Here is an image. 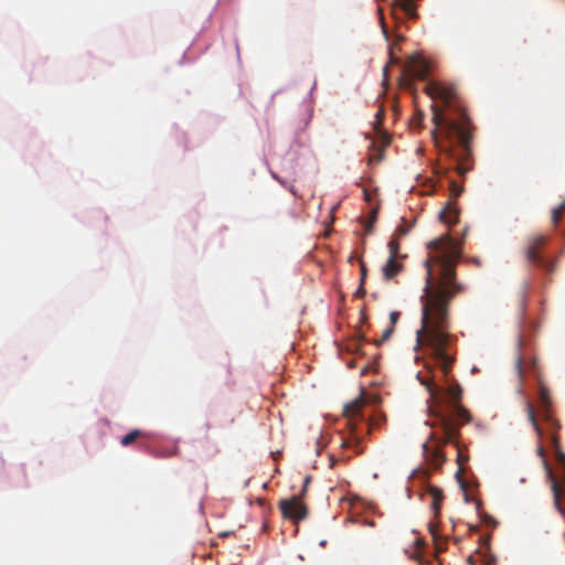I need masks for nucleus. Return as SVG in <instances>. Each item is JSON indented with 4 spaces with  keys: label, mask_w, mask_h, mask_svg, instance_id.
I'll return each instance as SVG.
<instances>
[{
    "label": "nucleus",
    "mask_w": 565,
    "mask_h": 565,
    "mask_svg": "<svg viewBox=\"0 0 565 565\" xmlns=\"http://www.w3.org/2000/svg\"><path fill=\"white\" fill-rule=\"evenodd\" d=\"M232 532H227V531H224V532H221V536L222 537H227Z\"/></svg>",
    "instance_id": "nucleus-35"
},
{
    "label": "nucleus",
    "mask_w": 565,
    "mask_h": 565,
    "mask_svg": "<svg viewBox=\"0 0 565 565\" xmlns=\"http://www.w3.org/2000/svg\"><path fill=\"white\" fill-rule=\"evenodd\" d=\"M319 545L320 546H324L326 545V541L324 540L320 541Z\"/></svg>",
    "instance_id": "nucleus-37"
},
{
    "label": "nucleus",
    "mask_w": 565,
    "mask_h": 565,
    "mask_svg": "<svg viewBox=\"0 0 565 565\" xmlns=\"http://www.w3.org/2000/svg\"><path fill=\"white\" fill-rule=\"evenodd\" d=\"M403 270V264L397 257H388L382 267L384 279L390 280L396 277Z\"/></svg>",
    "instance_id": "nucleus-12"
},
{
    "label": "nucleus",
    "mask_w": 565,
    "mask_h": 565,
    "mask_svg": "<svg viewBox=\"0 0 565 565\" xmlns=\"http://www.w3.org/2000/svg\"><path fill=\"white\" fill-rule=\"evenodd\" d=\"M439 533H440V532H436V531L430 532V534H431V541H433L434 543H436V542H437V539H438V534H439Z\"/></svg>",
    "instance_id": "nucleus-33"
},
{
    "label": "nucleus",
    "mask_w": 565,
    "mask_h": 565,
    "mask_svg": "<svg viewBox=\"0 0 565 565\" xmlns=\"http://www.w3.org/2000/svg\"><path fill=\"white\" fill-rule=\"evenodd\" d=\"M444 441V433H431L430 440L423 445V456L426 462L434 469L440 468L446 461V457L441 451V446L446 445Z\"/></svg>",
    "instance_id": "nucleus-6"
},
{
    "label": "nucleus",
    "mask_w": 565,
    "mask_h": 565,
    "mask_svg": "<svg viewBox=\"0 0 565 565\" xmlns=\"http://www.w3.org/2000/svg\"><path fill=\"white\" fill-rule=\"evenodd\" d=\"M525 411H526L527 418H529L533 429L535 430L537 437L543 438L544 436H546L551 440L552 447L554 449L555 458H556V461L559 467V478H557L553 473L548 462L546 461L545 449L542 445H539V447H537V455L542 458L544 468L546 470V475L551 481V488H552L553 497H554V504L557 508V510L562 514H564L565 508L562 504V499H565V452H563V450L561 449L559 438L557 435V431L559 429L554 430V429L550 428L548 426L541 425L539 423L536 414H535V407L530 401L525 402Z\"/></svg>",
    "instance_id": "nucleus-3"
},
{
    "label": "nucleus",
    "mask_w": 565,
    "mask_h": 565,
    "mask_svg": "<svg viewBox=\"0 0 565 565\" xmlns=\"http://www.w3.org/2000/svg\"><path fill=\"white\" fill-rule=\"evenodd\" d=\"M470 419V413L460 404L451 405V411L448 414H439V428L444 433V441L455 443L460 425L469 423Z\"/></svg>",
    "instance_id": "nucleus-5"
},
{
    "label": "nucleus",
    "mask_w": 565,
    "mask_h": 565,
    "mask_svg": "<svg viewBox=\"0 0 565 565\" xmlns=\"http://www.w3.org/2000/svg\"><path fill=\"white\" fill-rule=\"evenodd\" d=\"M564 211H565V200L552 211V222L554 225H557L559 223Z\"/></svg>",
    "instance_id": "nucleus-20"
},
{
    "label": "nucleus",
    "mask_w": 565,
    "mask_h": 565,
    "mask_svg": "<svg viewBox=\"0 0 565 565\" xmlns=\"http://www.w3.org/2000/svg\"><path fill=\"white\" fill-rule=\"evenodd\" d=\"M423 384H425L427 386L431 396L436 397L439 394L440 388L433 381H427V382L423 381Z\"/></svg>",
    "instance_id": "nucleus-26"
},
{
    "label": "nucleus",
    "mask_w": 565,
    "mask_h": 565,
    "mask_svg": "<svg viewBox=\"0 0 565 565\" xmlns=\"http://www.w3.org/2000/svg\"><path fill=\"white\" fill-rule=\"evenodd\" d=\"M396 232L399 236H405L409 232V226L402 223L398 225Z\"/></svg>",
    "instance_id": "nucleus-29"
},
{
    "label": "nucleus",
    "mask_w": 565,
    "mask_h": 565,
    "mask_svg": "<svg viewBox=\"0 0 565 565\" xmlns=\"http://www.w3.org/2000/svg\"><path fill=\"white\" fill-rule=\"evenodd\" d=\"M536 265H540L541 267H543L546 273H552L555 267V263L553 260H548V259H544V258H541V262L537 263Z\"/></svg>",
    "instance_id": "nucleus-25"
},
{
    "label": "nucleus",
    "mask_w": 565,
    "mask_h": 565,
    "mask_svg": "<svg viewBox=\"0 0 565 565\" xmlns=\"http://www.w3.org/2000/svg\"><path fill=\"white\" fill-rule=\"evenodd\" d=\"M341 447L342 448H358L359 447V440L356 438H348V439H342L341 441Z\"/></svg>",
    "instance_id": "nucleus-27"
},
{
    "label": "nucleus",
    "mask_w": 565,
    "mask_h": 565,
    "mask_svg": "<svg viewBox=\"0 0 565 565\" xmlns=\"http://www.w3.org/2000/svg\"><path fill=\"white\" fill-rule=\"evenodd\" d=\"M360 268H361L360 282L364 284L365 279H366V276H367V268H366V266H365L363 260H360Z\"/></svg>",
    "instance_id": "nucleus-28"
},
{
    "label": "nucleus",
    "mask_w": 565,
    "mask_h": 565,
    "mask_svg": "<svg viewBox=\"0 0 565 565\" xmlns=\"http://www.w3.org/2000/svg\"><path fill=\"white\" fill-rule=\"evenodd\" d=\"M393 332H394L393 326H390L388 328H386L383 331V334H382L381 339L374 341L375 345L380 347L382 343L387 341L391 338V335L393 334Z\"/></svg>",
    "instance_id": "nucleus-24"
},
{
    "label": "nucleus",
    "mask_w": 565,
    "mask_h": 565,
    "mask_svg": "<svg viewBox=\"0 0 565 565\" xmlns=\"http://www.w3.org/2000/svg\"><path fill=\"white\" fill-rule=\"evenodd\" d=\"M427 495L430 499V509L434 512V514L437 515L440 510L441 501L444 499L443 491L437 487H429Z\"/></svg>",
    "instance_id": "nucleus-13"
},
{
    "label": "nucleus",
    "mask_w": 565,
    "mask_h": 565,
    "mask_svg": "<svg viewBox=\"0 0 565 565\" xmlns=\"http://www.w3.org/2000/svg\"><path fill=\"white\" fill-rule=\"evenodd\" d=\"M395 3L408 15V18L414 19L417 17L414 0H395Z\"/></svg>",
    "instance_id": "nucleus-16"
},
{
    "label": "nucleus",
    "mask_w": 565,
    "mask_h": 565,
    "mask_svg": "<svg viewBox=\"0 0 565 565\" xmlns=\"http://www.w3.org/2000/svg\"><path fill=\"white\" fill-rule=\"evenodd\" d=\"M398 319H399V312L398 311H392L390 313V321H391V326H393V328L395 327V324L398 321Z\"/></svg>",
    "instance_id": "nucleus-30"
},
{
    "label": "nucleus",
    "mask_w": 565,
    "mask_h": 565,
    "mask_svg": "<svg viewBox=\"0 0 565 565\" xmlns=\"http://www.w3.org/2000/svg\"><path fill=\"white\" fill-rule=\"evenodd\" d=\"M469 530L476 531V530H478V527L477 526H471Z\"/></svg>",
    "instance_id": "nucleus-38"
},
{
    "label": "nucleus",
    "mask_w": 565,
    "mask_h": 565,
    "mask_svg": "<svg viewBox=\"0 0 565 565\" xmlns=\"http://www.w3.org/2000/svg\"><path fill=\"white\" fill-rule=\"evenodd\" d=\"M363 285H364V284L360 282V286H359V288H358V289H356V291H355V296H356V297H360V298L364 297V295H365V289H364Z\"/></svg>",
    "instance_id": "nucleus-31"
},
{
    "label": "nucleus",
    "mask_w": 565,
    "mask_h": 565,
    "mask_svg": "<svg viewBox=\"0 0 565 565\" xmlns=\"http://www.w3.org/2000/svg\"><path fill=\"white\" fill-rule=\"evenodd\" d=\"M404 553L413 559L423 561L430 553L429 544L422 537L416 536L413 543L404 548Z\"/></svg>",
    "instance_id": "nucleus-10"
},
{
    "label": "nucleus",
    "mask_w": 565,
    "mask_h": 565,
    "mask_svg": "<svg viewBox=\"0 0 565 565\" xmlns=\"http://www.w3.org/2000/svg\"><path fill=\"white\" fill-rule=\"evenodd\" d=\"M428 530L429 531L437 530V525H435L434 523L429 522Z\"/></svg>",
    "instance_id": "nucleus-34"
},
{
    "label": "nucleus",
    "mask_w": 565,
    "mask_h": 565,
    "mask_svg": "<svg viewBox=\"0 0 565 565\" xmlns=\"http://www.w3.org/2000/svg\"><path fill=\"white\" fill-rule=\"evenodd\" d=\"M290 192H291V193H294V194H296V192H295L294 188H290Z\"/></svg>",
    "instance_id": "nucleus-39"
},
{
    "label": "nucleus",
    "mask_w": 565,
    "mask_h": 565,
    "mask_svg": "<svg viewBox=\"0 0 565 565\" xmlns=\"http://www.w3.org/2000/svg\"><path fill=\"white\" fill-rule=\"evenodd\" d=\"M449 190H450V200L451 201H454L457 198H459L461 195L462 191H463L462 186L459 185L454 180L450 181Z\"/></svg>",
    "instance_id": "nucleus-21"
},
{
    "label": "nucleus",
    "mask_w": 565,
    "mask_h": 565,
    "mask_svg": "<svg viewBox=\"0 0 565 565\" xmlns=\"http://www.w3.org/2000/svg\"><path fill=\"white\" fill-rule=\"evenodd\" d=\"M440 220L445 223H448V224H451V223H456L457 222V218H458V211L457 209L451 204L449 203L441 212H440V215H439Z\"/></svg>",
    "instance_id": "nucleus-14"
},
{
    "label": "nucleus",
    "mask_w": 565,
    "mask_h": 565,
    "mask_svg": "<svg viewBox=\"0 0 565 565\" xmlns=\"http://www.w3.org/2000/svg\"><path fill=\"white\" fill-rule=\"evenodd\" d=\"M516 371L520 377V381H523L524 373L526 371H531L536 377L539 382V402H537V411L535 409V414L537 420L543 426H548L552 429H561L562 425L554 417L553 407H552V397L548 388L542 382L539 372H537V361L535 358L527 360L526 358L519 356L516 360Z\"/></svg>",
    "instance_id": "nucleus-4"
},
{
    "label": "nucleus",
    "mask_w": 565,
    "mask_h": 565,
    "mask_svg": "<svg viewBox=\"0 0 565 565\" xmlns=\"http://www.w3.org/2000/svg\"><path fill=\"white\" fill-rule=\"evenodd\" d=\"M546 243L544 235H535L529 239L527 247L525 249V256L527 262L531 264H537L541 262L540 250Z\"/></svg>",
    "instance_id": "nucleus-9"
},
{
    "label": "nucleus",
    "mask_w": 565,
    "mask_h": 565,
    "mask_svg": "<svg viewBox=\"0 0 565 565\" xmlns=\"http://www.w3.org/2000/svg\"><path fill=\"white\" fill-rule=\"evenodd\" d=\"M447 395L451 402V405L460 404L462 390L459 384L450 385L447 390Z\"/></svg>",
    "instance_id": "nucleus-17"
},
{
    "label": "nucleus",
    "mask_w": 565,
    "mask_h": 565,
    "mask_svg": "<svg viewBox=\"0 0 565 565\" xmlns=\"http://www.w3.org/2000/svg\"><path fill=\"white\" fill-rule=\"evenodd\" d=\"M375 217H376V211H373V213H372V220H371V221L369 222V224L366 225V232H370V231H371V228H372V226H373V222H374Z\"/></svg>",
    "instance_id": "nucleus-32"
},
{
    "label": "nucleus",
    "mask_w": 565,
    "mask_h": 565,
    "mask_svg": "<svg viewBox=\"0 0 565 565\" xmlns=\"http://www.w3.org/2000/svg\"><path fill=\"white\" fill-rule=\"evenodd\" d=\"M390 256L399 258L401 245L396 238H392L388 243Z\"/></svg>",
    "instance_id": "nucleus-22"
},
{
    "label": "nucleus",
    "mask_w": 565,
    "mask_h": 565,
    "mask_svg": "<svg viewBox=\"0 0 565 565\" xmlns=\"http://www.w3.org/2000/svg\"><path fill=\"white\" fill-rule=\"evenodd\" d=\"M145 434L139 430V429H134L131 430L130 433H128L127 435H125L121 439H120V445L124 446V447H128L130 446L135 440H137V438L143 436Z\"/></svg>",
    "instance_id": "nucleus-18"
},
{
    "label": "nucleus",
    "mask_w": 565,
    "mask_h": 565,
    "mask_svg": "<svg viewBox=\"0 0 565 565\" xmlns=\"http://www.w3.org/2000/svg\"><path fill=\"white\" fill-rule=\"evenodd\" d=\"M424 121V113L422 110H417L411 120V125L413 128H422Z\"/></svg>",
    "instance_id": "nucleus-23"
},
{
    "label": "nucleus",
    "mask_w": 565,
    "mask_h": 565,
    "mask_svg": "<svg viewBox=\"0 0 565 565\" xmlns=\"http://www.w3.org/2000/svg\"><path fill=\"white\" fill-rule=\"evenodd\" d=\"M469 457L463 454V449L460 446H457V463L459 466L458 471L456 472V477L459 479L460 475L465 472L463 463L467 462Z\"/></svg>",
    "instance_id": "nucleus-19"
},
{
    "label": "nucleus",
    "mask_w": 565,
    "mask_h": 565,
    "mask_svg": "<svg viewBox=\"0 0 565 565\" xmlns=\"http://www.w3.org/2000/svg\"><path fill=\"white\" fill-rule=\"evenodd\" d=\"M425 92L431 99H438L443 104V107L431 105L435 125L433 137L435 140L441 137L449 142L447 153L454 160V169L460 177H465L472 169V126L456 87L430 82L426 85Z\"/></svg>",
    "instance_id": "nucleus-2"
},
{
    "label": "nucleus",
    "mask_w": 565,
    "mask_h": 565,
    "mask_svg": "<svg viewBox=\"0 0 565 565\" xmlns=\"http://www.w3.org/2000/svg\"><path fill=\"white\" fill-rule=\"evenodd\" d=\"M310 479L309 478H306L305 480V484H303V492L306 491V488H307V484L309 483Z\"/></svg>",
    "instance_id": "nucleus-36"
},
{
    "label": "nucleus",
    "mask_w": 565,
    "mask_h": 565,
    "mask_svg": "<svg viewBox=\"0 0 565 565\" xmlns=\"http://www.w3.org/2000/svg\"><path fill=\"white\" fill-rule=\"evenodd\" d=\"M426 284L422 300V327L417 345L434 360L448 379L456 361V335L450 333L449 305L463 290L456 280V265L461 257L460 245L449 235L427 244Z\"/></svg>",
    "instance_id": "nucleus-1"
},
{
    "label": "nucleus",
    "mask_w": 565,
    "mask_h": 565,
    "mask_svg": "<svg viewBox=\"0 0 565 565\" xmlns=\"http://www.w3.org/2000/svg\"><path fill=\"white\" fill-rule=\"evenodd\" d=\"M364 405L365 401L361 396L344 406L343 414L348 418L350 425H353V422L358 418H362L361 412Z\"/></svg>",
    "instance_id": "nucleus-11"
},
{
    "label": "nucleus",
    "mask_w": 565,
    "mask_h": 565,
    "mask_svg": "<svg viewBox=\"0 0 565 565\" xmlns=\"http://www.w3.org/2000/svg\"><path fill=\"white\" fill-rule=\"evenodd\" d=\"M278 508L282 518L290 520L295 525L308 515V508L299 495H291L290 498L281 499L278 503Z\"/></svg>",
    "instance_id": "nucleus-7"
},
{
    "label": "nucleus",
    "mask_w": 565,
    "mask_h": 565,
    "mask_svg": "<svg viewBox=\"0 0 565 565\" xmlns=\"http://www.w3.org/2000/svg\"><path fill=\"white\" fill-rule=\"evenodd\" d=\"M429 74L428 63L420 56H412L405 68V76L409 82L424 81Z\"/></svg>",
    "instance_id": "nucleus-8"
},
{
    "label": "nucleus",
    "mask_w": 565,
    "mask_h": 565,
    "mask_svg": "<svg viewBox=\"0 0 565 565\" xmlns=\"http://www.w3.org/2000/svg\"><path fill=\"white\" fill-rule=\"evenodd\" d=\"M477 510L482 525L493 529L499 525V522L492 515L481 509V504L479 502L477 504Z\"/></svg>",
    "instance_id": "nucleus-15"
}]
</instances>
